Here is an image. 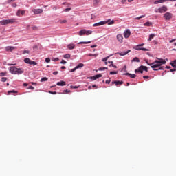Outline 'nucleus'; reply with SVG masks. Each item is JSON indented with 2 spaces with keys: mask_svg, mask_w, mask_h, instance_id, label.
I'll return each instance as SVG.
<instances>
[{
  "mask_svg": "<svg viewBox=\"0 0 176 176\" xmlns=\"http://www.w3.org/2000/svg\"><path fill=\"white\" fill-rule=\"evenodd\" d=\"M157 60H155L152 63H149L148 62V60H145V62L146 63V64L148 65H150L151 67L153 68V69L154 71H159V69L160 70L164 69L163 67H162V65L166 64V61H168V59L166 58V60H164L163 58H157ZM156 68H159V69H156Z\"/></svg>",
  "mask_w": 176,
  "mask_h": 176,
  "instance_id": "obj_1",
  "label": "nucleus"
},
{
  "mask_svg": "<svg viewBox=\"0 0 176 176\" xmlns=\"http://www.w3.org/2000/svg\"><path fill=\"white\" fill-rule=\"evenodd\" d=\"M10 72H11V74H14V75H19L21 74H24V69L17 68L14 66H12L10 67Z\"/></svg>",
  "mask_w": 176,
  "mask_h": 176,
  "instance_id": "obj_2",
  "label": "nucleus"
},
{
  "mask_svg": "<svg viewBox=\"0 0 176 176\" xmlns=\"http://www.w3.org/2000/svg\"><path fill=\"white\" fill-rule=\"evenodd\" d=\"M16 23V19H4L0 21L1 25H8V24H13Z\"/></svg>",
  "mask_w": 176,
  "mask_h": 176,
  "instance_id": "obj_3",
  "label": "nucleus"
},
{
  "mask_svg": "<svg viewBox=\"0 0 176 176\" xmlns=\"http://www.w3.org/2000/svg\"><path fill=\"white\" fill-rule=\"evenodd\" d=\"M144 71L148 72V67L141 65L138 67V69L135 70V73L137 74V72H140V74H144Z\"/></svg>",
  "mask_w": 176,
  "mask_h": 176,
  "instance_id": "obj_4",
  "label": "nucleus"
},
{
  "mask_svg": "<svg viewBox=\"0 0 176 176\" xmlns=\"http://www.w3.org/2000/svg\"><path fill=\"white\" fill-rule=\"evenodd\" d=\"M155 13H164V12H167V7L166 6H163L162 7L155 9Z\"/></svg>",
  "mask_w": 176,
  "mask_h": 176,
  "instance_id": "obj_5",
  "label": "nucleus"
},
{
  "mask_svg": "<svg viewBox=\"0 0 176 176\" xmlns=\"http://www.w3.org/2000/svg\"><path fill=\"white\" fill-rule=\"evenodd\" d=\"M109 21H111V19H109L107 21H100L96 23H94L93 25V27H98L100 25H104V24H107V23H109Z\"/></svg>",
  "mask_w": 176,
  "mask_h": 176,
  "instance_id": "obj_6",
  "label": "nucleus"
},
{
  "mask_svg": "<svg viewBox=\"0 0 176 176\" xmlns=\"http://www.w3.org/2000/svg\"><path fill=\"white\" fill-rule=\"evenodd\" d=\"M165 20H171L173 19V14L171 12H166L164 15Z\"/></svg>",
  "mask_w": 176,
  "mask_h": 176,
  "instance_id": "obj_7",
  "label": "nucleus"
},
{
  "mask_svg": "<svg viewBox=\"0 0 176 176\" xmlns=\"http://www.w3.org/2000/svg\"><path fill=\"white\" fill-rule=\"evenodd\" d=\"M84 66L85 65L83 63H79L76 67H74V69H72L70 70V72H75L76 69H79V68H83Z\"/></svg>",
  "mask_w": 176,
  "mask_h": 176,
  "instance_id": "obj_8",
  "label": "nucleus"
},
{
  "mask_svg": "<svg viewBox=\"0 0 176 176\" xmlns=\"http://www.w3.org/2000/svg\"><path fill=\"white\" fill-rule=\"evenodd\" d=\"M117 40L118 41V42H120V43H122V42H123V35H122V34H118L117 35Z\"/></svg>",
  "mask_w": 176,
  "mask_h": 176,
  "instance_id": "obj_9",
  "label": "nucleus"
},
{
  "mask_svg": "<svg viewBox=\"0 0 176 176\" xmlns=\"http://www.w3.org/2000/svg\"><path fill=\"white\" fill-rule=\"evenodd\" d=\"M32 12L34 13V14H41V13H43V10L42 9H34Z\"/></svg>",
  "mask_w": 176,
  "mask_h": 176,
  "instance_id": "obj_10",
  "label": "nucleus"
},
{
  "mask_svg": "<svg viewBox=\"0 0 176 176\" xmlns=\"http://www.w3.org/2000/svg\"><path fill=\"white\" fill-rule=\"evenodd\" d=\"M134 49H135V50H143V52H149V50L144 47H140V46H138V45L135 47H134Z\"/></svg>",
  "mask_w": 176,
  "mask_h": 176,
  "instance_id": "obj_11",
  "label": "nucleus"
},
{
  "mask_svg": "<svg viewBox=\"0 0 176 176\" xmlns=\"http://www.w3.org/2000/svg\"><path fill=\"white\" fill-rule=\"evenodd\" d=\"M131 34V32H130V30L128 29L126 32H124V38H129Z\"/></svg>",
  "mask_w": 176,
  "mask_h": 176,
  "instance_id": "obj_12",
  "label": "nucleus"
},
{
  "mask_svg": "<svg viewBox=\"0 0 176 176\" xmlns=\"http://www.w3.org/2000/svg\"><path fill=\"white\" fill-rule=\"evenodd\" d=\"M25 14V10H18L16 12V16H19L20 17L21 16H24Z\"/></svg>",
  "mask_w": 176,
  "mask_h": 176,
  "instance_id": "obj_13",
  "label": "nucleus"
},
{
  "mask_svg": "<svg viewBox=\"0 0 176 176\" xmlns=\"http://www.w3.org/2000/svg\"><path fill=\"white\" fill-rule=\"evenodd\" d=\"M14 49H16V47L13 46H8L6 47V52H13Z\"/></svg>",
  "mask_w": 176,
  "mask_h": 176,
  "instance_id": "obj_14",
  "label": "nucleus"
},
{
  "mask_svg": "<svg viewBox=\"0 0 176 176\" xmlns=\"http://www.w3.org/2000/svg\"><path fill=\"white\" fill-rule=\"evenodd\" d=\"M102 74H97L91 77V79H93V80H96V79H98L99 78H102Z\"/></svg>",
  "mask_w": 176,
  "mask_h": 176,
  "instance_id": "obj_15",
  "label": "nucleus"
},
{
  "mask_svg": "<svg viewBox=\"0 0 176 176\" xmlns=\"http://www.w3.org/2000/svg\"><path fill=\"white\" fill-rule=\"evenodd\" d=\"M67 49H69V50H72L75 49V44H74V43L68 44Z\"/></svg>",
  "mask_w": 176,
  "mask_h": 176,
  "instance_id": "obj_16",
  "label": "nucleus"
},
{
  "mask_svg": "<svg viewBox=\"0 0 176 176\" xmlns=\"http://www.w3.org/2000/svg\"><path fill=\"white\" fill-rule=\"evenodd\" d=\"M130 52H131V50H129L126 52H118V54H119V56H126V54H129Z\"/></svg>",
  "mask_w": 176,
  "mask_h": 176,
  "instance_id": "obj_17",
  "label": "nucleus"
},
{
  "mask_svg": "<svg viewBox=\"0 0 176 176\" xmlns=\"http://www.w3.org/2000/svg\"><path fill=\"white\" fill-rule=\"evenodd\" d=\"M78 35H80V36H82V35H86V30L83 29L80 30L78 33Z\"/></svg>",
  "mask_w": 176,
  "mask_h": 176,
  "instance_id": "obj_18",
  "label": "nucleus"
},
{
  "mask_svg": "<svg viewBox=\"0 0 176 176\" xmlns=\"http://www.w3.org/2000/svg\"><path fill=\"white\" fill-rule=\"evenodd\" d=\"M112 85H116L118 86V85H123V81H113Z\"/></svg>",
  "mask_w": 176,
  "mask_h": 176,
  "instance_id": "obj_19",
  "label": "nucleus"
},
{
  "mask_svg": "<svg viewBox=\"0 0 176 176\" xmlns=\"http://www.w3.org/2000/svg\"><path fill=\"white\" fill-rule=\"evenodd\" d=\"M155 36L156 35L155 34H150L149 38H148V42H151V41H152V39H153Z\"/></svg>",
  "mask_w": 176,
  "mask_h": 176,
  "instance_id": "obj_20",
  "label": "nucleus"
},
{
  "mask_svg": "<svg viewBox=\"0 0 176 176\" xmlns=\"http://www.w3.org/2000/svg\"><path fill=\"white\" fill-rule=\"evenodd\" d=\"M57 86H65V81H60L56 83Z\"/></svg>",
  "mask_w": 176,
  "mask_h": 176,
  "instance_id": "obj_21",
  "label": "nucleus"
},
{
  "mask_svg": "<svg viewBox=\"0 0 176 176\" xmlns=\"http://www.w3.org/2000/svg\"><path fill=\"white\" fill-rule=\"evenodd\" d=\"M87 56H88V57H98V54H88Z\"/></svg>",
  "mask_w": 176,
  "mask_h": 176,
  "instance_id": "obj_22",
  "label": "nucleus"
},
{
  "mask_svg": "<svg viewBox=\"0 0 176 176\" xmlns=\"http://www.w3.org/2000/svg\"><path fill=\"white\" fill-rule=\"evenodd\" d=\"M124 75H126L128 76H131V78H135V76H137L135 74H131L130 73H126Z\"/></svg>",
  "mask_w": 176,
  "mask_h": 176,
  "instance_id": "obj_23",
  "label": "nucleus"
},
{
  "mask_svg": "<svg viewBox=\"0 0 176 176\" xmlns=\"http://www.w3.org/2000/svg\"><path fill=\"white\" fill-rule=\"evenodd\" d=\"M24 63H25V64H30L31 63V59H30V58H25L24 59Z\"/></svg>",
  "mask_w": 176,
  "mask_h": 176,
  "instance_id": "obj_24",
  "label": "nucleus"
},
{
  "mask_svg": "<svg viewBox=\"0 0 176 176\" xmlns=\"http://www.w3.org/2000/svg\"><path fill=\"white\" fill-rule=\"evenodd\" d=\"M91 41H81L80 43H78L79 45H87V43H91Z\"/></svg>",
  "mask_w": 176,
  "mask_h": 176,
  "instance_id": "obj_25",
  "label": "nucleus"
},
{
  "mask_svg": "<svg viewBox=\"0 0 176 176\" xmlns=\"http://www.w3.org/2000/svg\"><path fill=\"white\" fill-rule=\"evenodd\" d=\"M170 65H172L174 68L176 67V59L170 62Z\"/></svg>",
  "mask_w": 176,
  "mask_h": 176,
  "instance_id": "obj_26",
  "label": "nucleus"
},
{
  "mask_svg": "<svg viewBox=\"0 0 176 176\" xmlns=\"http://www.w3.org/2000/svg\"><path fill=\"white\" fill-rule=\"evenodd\" d=\"M131 61L132 63H140V58H138V57H135Z\"/></svg>",
  "mask_w": 176,
  "mask_h": 176,
  "instance_id": "obj_27",
  "label": "nucleus"
},
{
  "mask_svg": "<svg viewBox=\"0 0 176 176\" xmlns=\"http://www.w3.org/2000/svg\"><path fill=\"white\" fill-rule=\"evenodd\" d=\"M91 34H93V31H91V30H86L85 35H91Z\"/></svg>",
  "mask_w": 176,
  "mask_h": 176,
  "instance_id": "obj_28",
  "label": "nucleus"
},
{
  "mask_svg": "<svg viewBox=\"0 0 176 176\" xmlns=\"http://www.w3.org/2000/svg\"><path fill=\"white\" fill-rule=\"evenodd\" d=\"M144 25H145L146 27H151V25H152V23H151V22H146V23H144Z\"/></svg>",
  "mask_w": 176,
  "mask_h": 176,
  "instance_id": "obj_29",
  "label": "nucleus"
},
{
  "mask_svg": "<svg viewBox=\"0 0 176 176\" xmlns=\"http://www.w3.org/2000/svg\"><path fill=\"white\" fill-rule=\"evenodd\" d=\"M59 23L60 24H66V23H67V20H60Z\"/></svg>",
  "mask_w": 176,
  "mask_h": 176,
  "instance_id": "obj_30",
  "label": "nucleus"
},
{
  "mask_svg": "<svg viewBox=\"0 0 176 176\" xmlns=\"http://www.w3.org/2000/svg\"><path fill=\"white\" fill-rule=\"evenodd\" d=\"M30 65H36L38 63L34 60H30V63H29Z\"/></svg>",
  "mask_w": 176,
  "mask_h": 176,
  "instance_id": "obj_31",
  "label": "nucleus"
},
{
  "mask_svg": "<svg viewBox=\"0 0 176 176\" xmlns=\"http://www.w3.org/2000/svg\"><path fill=\"white\" fill-rule=\"evenodd\" d=\"M64 58H71V55L67 54L63 56Z\"/></svg>",
  "mask_w": 176,
  "mask_h": 176,
  "instance_id": "obj_32",
  "label": "nucleus"
},
{
  "mask_svg": "<svg viewBox=\"0 0 176 176\" xmlns=\"http://www.w3.org/2000/svg\"><path fill=\"white\" fill-rule=\"evenodd\" d=\"M109 57H111V56H108L105 57L104 58H103L102 60V61L107 62L108 60V58H109Z\"/></svg>",
  "mask_w": 176,
  "mask_h": 176,
  "instance_id": "obj_33",
  "label": "nucleus"
},
{
  "mask_svg": "<svg viewBox=\"0 0 176 176\" xmlns=\"http://www.w3.org/2000/svg\"><path fill=\"white\" fill-rule=\"evenodd\" d=\"M100 3V0H94V5H98Z\"/></svg>",
  "mask_w": 176,
  "mask_h": 176,
  "instance_id": "obj_34",
  "label": "nucleus"
},
{
  "mask_svg": "<svg viewBox=\"0 0 176 176\" xmlns=\"http://www.w3.org/2000/svg\"><path fill=\"white\" fill-rule=\"evenodd\" d=\"M47 80H48L47 78L44 77V78H41V82H46Z\"/></svg>",
  "mask_w": 176,
  "mask_h": 176,
  "instance_id": "obj_35",
  "label": "nucleus"
},
{
  "mask_svg": "<svg viewBox=\"0 0 176 176\" xmlns=\"http://www.w3.org/2000/svg\"><path fill=\"white\" fill-rule=\"evenodd\" d=\"M104 69H108V68L102 67L98 69V71H104Z\"/></svg>",
  "mask_w": 176,
  "mask_h": 176,
  "instance_id": "obj_36",
  "label": "nucleus"
},
{
  "mask_svg": "<svg viewBox=\"0 0 176 176\" xmlns=\"http://www.w3.org/2000/svg\"><path fill=\"white\" fill-rule=\"evenodd\" d=\"M1 82H6V80H8V78H6V77H3V78H1Z\"/></svg>",
  "mask_w": 176,
  "mask_h": 176,
  "instance_id": "obj_37",
  "label": "nucleus"
},
{
  "mask_svg": "<svg viewBox=\"0 0 176 176\" xmlns=\"http://www.w3.org/2000/svg\"><path fill=\"white\" fill-rule=\"evenodd\" d=\"M144 16H145V15H142L140 16L136 17L135 20H140V19H143V17H144Z\"/></svg>",
  "mask_w": 176,
  "mask_h": 176,
  "instance_id": "obj_38",
  "label": "nucleus"
},
{
  "mask_svg": "<svg viewBox=\"0 0 176 176\" xmlns=\"http://www.w3.org/2000/svg\"><path fill=\"white\" fill-rule=\"evenodd\" d=\"M118 74V72H110V75H116Z\"/></svg>",
  "mask_w": 176,
  "mask_h": 176,
  "instance_id": "obj_39",
  "label": "nucleus"
},
{
  "mask_svg": "<svg viewBox=\"0 0 176 176\" xmlns=\"http://www.w3.org/2000/svg\"><path fill=\"white\" fill-rule=\"evenodd\" d=\"M109 25H112V24H115V21L112 20L111 22H109Z\"/></svg>",
  "mask_w": 176,
  "mask_h": 176,
  "instance_id": "obj_40",
  "label": "nucleus"
},
{
  "mask_svg": "<svg viewBox=\"0 0 176 176\" xmlns=\"http://www.w3.org/2000/svg\"><path fill=\"white\" fill-rule=\"evenodd\" d=\"M6 75V72L0 73V76H5Z\"/></svg>",
  "mask_w": 176,
  "mask_h": 176,
  "instance_id": "obj_41",
  "label": "nucleus"
},
{
  "mask_svg": "<svg viewBox=\"0 0 176 176\" xmlns=\"http://www.w3.org/2000/svg\"><path fill=\"white\" fill-rule=\"evenodd\" d=\"M45 63H50V58H46Z\"/></svg>",
  "mask_w": 176,
  "mask_h": 176,
  "instance_id": "obj_42",
  "label": "nucleus"
},
{
  "mask_svg": "<svg viewBox=\"0 0 176 176\" xmlns=\"http://www.w3.org/2000/svg\"><path fill=\"white\" fill-rule=\"evenodd\" d=\"M63 91H64V93H67V94L71 93V91L68 90V89H65Z\"/></svg>",
  "mask_w": 176,
  "mask_h": 176,
  "instance_id": "obj_43",
  "label": "nucleus"
},
{
  "mask_svg": "<svg viewBox=\"0 0 176 176\" xmlns=\"http://www.w3.org/2000/svg\"><path fill=\"white\" fill-rule=\"evenodd\" d=\"M25 53H27L28 54H30V51L29 50H24L23 54H25Z\"/></svg>",
  "mask_w": 176,
  "mask_h": 176,
  "instance_id": "obj_44",
  "label": "nucleus"
},
{
  "mask_svg": "<svg viewBox=\"0 0 176 176\" xmlns=\"http://www.w3.org/2000/svg\"><path fill=\"white\" fill-rule=\"evenodd\" d=\"M126 2H127V0H121V3H122V5H124Z\"/></svg>",
  "mask_w": 176,
  "mask_h": 176,
  "instance_id": "obj_45",
  "label": "nucleus"
},
{
  "mask_svg": "<svg viewBox=\"0 0 176 176\" xmlns=\"http://www.w3.org/2000/svg\"><path fill=\"white\" fill-rule=\"evenodd\" d=\"M71 8H67L66 9H65V12H69L71 10Z\"/></svg>",
  "mask_w": 176,
  "mask_h": 176,
  "instance_id": "obj_46",
  "label": "nucleus"
},
{
  "mask_svg": "<svg viewBox=\"0 0 176 176\" xmlns=\"http://www.w3.org/2000/svg\"><path fill=\"white\" fill-rule=\"evenodd\" d=\"M10 93H17V91L12 90V91H8V94H10Z\"/></svg>",
  "mask_w": 176,
  "mask_h": 176,
  "instance_id": "obj_47",
  "label": "nucleus"
},
{
  "mask_svg": "<svg viewBox=\"0 0 176 176\" xmlns=\"http://www.w3.org/2000/svg\"><path fill=\"white\" fill-rule=\"evenodd\" d=\"M60 64H67V61H65V60H62Z\"/></svg>",
  "mask_w": 176,
  "mask_h": 176,
  "instance_id": "obj_48",
  "label": "nucleus"
},
{
  "mask_svg": "<svg viewBox=\"0 0 176 176\" xmlns=\"http://www.w3.org/2000/svg\"><path fill=\"white\" fill-rule=\"evenodd\" d=\"M16 0H8L7 3H10V2H14Z\"/></svg>",
  "mask_w": 176,
  "mask_h": 176,
  "instance_id": "obj_49",
  "label": "nucleus"
},
{
  "mask_svg": "<svg viewBox=\"0 0 176 176\" xmlns=\"http://www.w3.org/2000/svg\"><path fill=\"white\" fill-rule=\"evenodd\" d=\"M49 93H50V94H57V92L56 91H49Z\"/></svg>",
  "mask_w": 176,
  "mask_h": 176,
  "instance_id": "obj_50",
  "label": "nucleus"
},
{
  "mask_svg": "<svg viewBox=\"0 0 176 176\" xmlns=\"http://www.w3.org/2000/svg\"><path fill=\"white\" fill-rule=\"evenodd\" d=\"M110 67H113V68H118V67H116V65L113 64H110Z\"/></svg>",
  "mask_w": 176,
  "mask_h": 176,
  "instance_id": "obj_51",
  "label": "nucleus"
},
{
  "mask_svg": "<svg viewBox=\"0 0 176 176\" xmlns=\"http://www.w3.org/2000/svg\"><path fill=\"white\" fill-rule=\"evenodd\" d=\"M32 29L34 30H38V27H36V26H33V27L32 28Z\"/></svg>",
  "mask_w": 176,
  "mask_h": 176,
  "instance_id": "obj_52",
  "label": "nucleus"
},
{
  "mask_svg": "<svg viewBox=\"0 0 176 176\" xmlns=\"http://www.w3.org/2000/svg\"><path fill=\"white\" fill-rule=\"evenodd\" d=\"M160 3H163V2H166V0H158Z\"/></svg>",
  "mask_w": 176,
  "mask_h": 176,
  "instance_id": "obj_53",
  "label": "nucleus"
},
{
  "mask_svg": "<svg viewBox=\"0 0 176 176\" xmlns=\"http://www.w3.org/2000/svg\"><path fill=\"white\" fill-rule=\"evenodd\" d=\"M58 58H53L52 61H58Z\"/></svg>",
  "mask_w": 176,
  "mask_h": 176,
  "instance_id": "obj_54",
  "label": "nucleus"
},
{
  "mask_svg": "<svg viewBox=\"0 0 176 176\" xmlns=\"http://www.w3.org/2000/svg\"><path fill=\"white\" fill-rule=\"evenodd\" d=\"M149 76H144L143 78L144 79H148Z\"/></svg>",
  "mask_w": 176,
  "mask_h": 176,
  "instance_id": "obj_55",
  "label": "nucleus"
},
{
  "mask_svg": "<svg viewBox=\"0 0 176 176\" xmlns=\"http://www.w3.org/2000/svg\"><path fill=\"white\" fill-rule=\"evenodd\" d=\"M16 6H17V3H14L12 4V7H13V8H16Z\"/></svg>",
  "mask_w": 176,
  "mask_h": 176,
  "instance_id": "obj_56",
  "label": "nucleus"
},
{
  "mask_svg": "<svg viewBox=\"0 0 176 176\" xmlns=\"http://www.w3.org/2000/svg\"><path fill=\"white\" fill-rule=\"evenodd\" d=\"M154 3H155V5H157V3H160L159 0H157V1H155L154 2Z\"/></svg>",
  "mask_w": 176,
  "mask_h": 176,
  "instance_id": "obj_57",
  "label": "nucleus"
},
{
  "mask_svg": "<svg viewBox=\"0 0 176 176\" xmlns=\"http://www.w3.org/2000/svg\"><path fill=\"white\" fill-rule=\"evenodd\" d=\"M72 89H78V87L77 86H71Z\"/></svg>",
  "mask_w": 176,
  "mask_h": 176,
  "instance_id": "obj_58",
  "label": "nucleus"
},
{
  "mask_svg": "<svg viewBox=\"0 0 176 176\" xmlns=\"http://www.w3.org/2000/svg\"><path fill=\"white\" fill-rule=\"evenodd\" d=\"M91 47L93 49L94 47H97V45H91Z\"/></svg>",
  "mask_w": 176,
  "mask_h": 176,
  "instance_id": "obj_59",
  "label": "nucleus"
},
{
  "mask_svg": "<svg viewBox=\"0 0 176 176\" xmlns=\"http://www.w3.org/2000/svg\"><path fill=\"white\" fill-rule=\"evenodd\" d=\"M57 74H58V72H53V75H57Z\"/></svg>",
  "mask_w": 176,
  "mask_h": 176,
  "instance_id": "obj_60",
  "label": "nucleus"
},
{
  "mask_svg": "<svg viewBox=\"0 0 176 176\" xmlns=\"http://www.w3.org/2000/svg\"><path fill=\"white\" fill-rule=\"evenodd\" d=\"M106 83H108V84H110L111 83V80H106Z\"/></svg>",
  "mask_w": 176,
  "mask_h": 176,
  "instance_id": "obj_61",
  "label": "nucleus"
},
{
  "mask_svg": "<svg viewBox=\"0 0 176 176\" xmlns=\"http://www.w3.org/2000/svg\"><path fill=\"white\" fill-rule=\"evenodd\" d=\"M28 89H32V90H34V87L32 86H30Z\"/></svg>",
  "mask_w": 176,
  "mask_h": 176,
  "instance_id": "obj_62",
  "label": "nucleus"
},
{
  "mask_svg": "<svg viewBox=\"0 0 176 176\" xmlns=\"http://www.w3.org/2000/svg\"><path fill=\"white\" fill-rule=\"evenodd\" d=\"M65 68H66L65 66H62L61 67V69H65Z\"/></svg>",
  "mask_w": 176,
  "mask_h": 176,
  "instance_id": "obj_63",
  "label": "nucleus"
},
{
  "mask_svg": "<svg viewBox=\"0 0 176 176\" xmlns=\"http://www.w3.org/2000/svg\"><path fill=\"white\" fill-rule=\"evenodd\" d=\"M92 87H96V89H97V85H92Z\"/></svg>",
  "mask_w": 176,
  "mask_h": 176,
  "instance_id": "obj_64",
  "label": "nucleus"
}]
</instances>
